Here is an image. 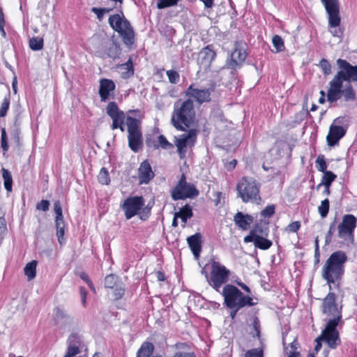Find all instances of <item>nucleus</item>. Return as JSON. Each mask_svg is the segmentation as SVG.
Returning <instances> with one entry per match:
<instances>
[{
    "label": "nucleus",
    "mask_w": 357,
    "mask_h": 357,
    "mask_svg": "<svg viewBox=\"0 0 357 357\" xmlns=\"http://www.w3.org/2000/svg\"><path fill=\"white\" fill-rule=\"evenodd\" d=\"M153 207V204L149 203L146 206H144L141 211H139V216L142 220H146L151 215V211Z\"/></svg>",
    "instance_id": "45"
},
{
    "label": "nucleus",
    "mask_w": 357,
    "mask_h": 357,
    "mask_svg": "<svg viewBox=\"0 0 357 357\" xmlns=\"http://www.w3.org/2000/svg\"><path fill=\"white\" fill-rule=\"evenodd\" d=\"M301 227V222L299 221H295L290 223L287 227V231L289 232H296Z\"/></svg>",
    "instance_id": "62"
},
{
    "label": "nucleus",
    "mask_w": 357,
    "mask_h": 357,
    "mask_svg": "<svg viewBox=\"0 0 357 357\" xmlns=\"http://www.w3.org/2000/svg\"><path fill=\"white\" fill-rule=\"evenodd\" d=\"M216 54L213 50L212 45H207L202 48L199 52L197 58V63L199 65L200 70L204 72L208 70Z\"/></svg>",
    "instance_id": "19"
},
{
    "label": "nucleus",
    "mask_w": 357,
    "mask_h": 357,
    "mask_svg": "<svg viewBox=\"0 0 357 357\" xmlns=\"http://www.w3.org/2000/svg\"><path fill=\"white\" fill-rule=\"evenodd\" d=\"M328 16V25L336 28L340 26L341 17L340 15V3L338 0H321Z\"/></svg>",
    "instance_id": "15"
},
{
    "label": "nucleus",
    "mask_w": 357,
    "mask_h": 357,
    "mask_svg": "<svg viewBox=\"0 0 357 357\" xmlns=\"http://www.w3.org/2000/svg\"><path fill=\"white\" fill-rule=\"evenodd\" d=\"M273 243L271 241L266 238L264 236H257L256 241L255 242V246L261 250H268L269 249Z\"/></svg>",
    "instance_id": "30"
},
{
    "label": "nucleus",
    "mask_w": 357,
    "mask_h": 357,
    "mask_svg": "<svg viewBox=\"0 0 357 357\" xmlns=\"http://www.w3.org/2000/svg\"><path fill=\"white\" fill-rule=\"evenodd\" d=\"M10 92H8V93L7 94L6 96H5L3 100L1 103V105L0 107V117H4L6 115L7 112L9 109V106H10Z\"/></svg>",
    "instance_id": "47"
},
{
    "label": "nucleus",
    "mask_w": 357,
    "mask_h": 357,
    "mask_svg": "<svg viewBox=\"0 0 357 357\" xmlns=\"http://www.w3.org/2000/svg\"><path fill=\"white\" fill-rule=\"evenodd\" d=\"M115 291H114V296L115 299L118 300L123 297L125 293V289L122 287L121 286H116L115 287Z\"/></svg>",
    "instance_id": "63"
},
{
    "label": "nucleus",
    "mask_w": 357,
    "mask_h": 357,
    "mask_svg": "<svg viewBox=\"0 0 357 357\" xmlns=\"http://www.w3.org/2000/svg\"><path fill=\"white\" fill-rule=\"evenodd\" d=\"M222 295L224 305L228 308L237 307V310H241L255 305L252 297L245 295L233 284H226L222 289Z\"/></svg>",
    "instance_id": "4"
},
{
    "label": "nucleus",
    "mask_w": 357,
    "mask_h": 357,
    "mask_svg": "<svg viewBox=\"0 0 357 357\" xmlns=\"http://www.w3.org/2000/svg\"><path fill=\"white\" fill-rule=\"evenodd\" d=\"M252 328L254 331L250 332L253 337H259L260 336V321L257 317H255L252 319Z\"/></svg>",
    "instance_id": "52"
},
{
    "label": "nucleus",
    "mask_w": 357,
    "mask_h": 357,
    "mask_svg": "<svg viewBox=\"0 0 357 357\" xmlns=\"http://www.w3.org/2000/svg\"><path fill=\"white\" fill-rule=\"evenodd\" d=\"M179 0H158L157 7L159 9L173 6L176 5Z\"/></svg>",
    "instance_id": "53"
},
{
    "label": "nucleus",
    "mask_w": 357,
    "mask_h": 357,
    "mask_svg": "<svg viewBox=\"0 0 357 357\" xmlns=\"http://www.w3.org/2000/svg\"><path fill=\"white\" fill-rule=\"evenodd\" d=\"M319 65L324 75H329L331 73V65L327 59H322L320 61Z\"/></svg>",
    "instance_id": "55"
},
{
    "label": "nucleus",
    "mask_w": 357,
    "mask_h": 357,
    "mask_svg": "<svg viewBox=\"0 0 357 357\" xmlns=\"http://www.w3.org/2000/svg\"><path fill=\"white\" fill-rule=\"evenodd\" d=\"M80 353L79 347L68 344L67 351L64 357H76L75 355Z\"/></svg>",
    "instance_id": "59"
},
{
    "label": "nucleus",
    "mask_w": 357,
    "mask_h": 357,
    "mask_svg": "<svg viewBox=\"0 0 357 357\" xmlns=\"http://www.w3.org/2000/svg\"><path fill=\"white\" fill-rule=\"evenodd\" d=\"M275 213V206L268 205L264 209H263L260 214L264 218H271Z\"/></svg>",
    "instance_id": "58"
},
{
    "label": "nucleus",
    "mask_w": 357,
    "mask_h": 357,
    "mask_svg": "<svg viewBox=\"0 0 357 357\" xmlns=\"http://www.w3.org/2000/svg\"><path fill=\"white\" fill-rule=\"evenodd\" d=\"M255 217L250 214H245L238 211L234 216L235 225L243 231L248 230L253 223Z\"/></svg>",
    "instance_id": "22"
},
{
    "label": "nucleus",
    "mask_w": 357,
    "mask_h": 357,
    "mask_svg": "<svg viewBox=\"0 0 357 357\" xmlns=\"http://www.w3.org/2000/svg\"><path fill=\"white\" fill-rule=\"evenodd\" d=\"M251 231L255 236H267L269 229L268 227H264L261 223H256Z\"/></svg>",
    "instance_id": "38"
},
{
    "label": "nucleus",
    "mask_w": 357,
    "mask_h": 357,
    "mask_svg": "<svg viewBox=\"0 0 357 357\" xmlns=\"http://www.w3.org/2000/svg\"><path fill=\"white\" fill-rule=\"evenodd\" d=\"M199 192L192 183L186 181V177L182 174L178 183L172 189L171 195L174 200L194 198L199 195Z\"/></svg>",
    "instance_id": "10"
},
{
    "label": "nucleus",
    "mask_w": 357,
    "mask_h": 357,
    "mask_svg": "<svg viewBox=\"0 0 357 357\" xmlns=\"http://www.w3.org/2000/svg\"><path fill=\"white\" fill-rule=\"evenodd\" d=\"M119 277L114 274H109L105 278L104 285L105 288L113 289L118 285Z\"/></svg>",
    "instance_id": "35"
},
{
    "label": "nucleus",
    "mask_w": 357,
    "mask_h": 357,
    "mask_svg": "<svg viewBox=\"0 0 357 357\" xmlns=\"http://www.w3.org/2000/svg\"><path fill=\"white\" fill-rule=\"evenodd\" d=\"M1 146L3 151V154H5L9 148L6 129L4 128H1Z\"/></svg>",
    "instance_id": "51"
},
{
    "label": "nucleus",
    "mask_w": 357,
    "mask_h": 357,
    "mask_svg": "<svg viewBox=\"0 0 357 357\" xmlns=\"http://www.w3.org/2000/svg\"><path fill=\"white\" fill-rule=\"evenodd\" d=\"M107 114L112 119V123L111 125L112 130H115L120 126L119 124H124L126 118L125 113L121 110L116 102H109L106 107Z\"/></svg>",
    "instance_id": "17"
},
{
    "label": "nucleus",
    "mask_w": 357,
    "mask_h": 357,
    "mask_svg": "<svg viewBox=\"0 0 357 357\" xmlns=\"http://www.w3.org/2000/svg\"><path fill=\"white\" fill-rule=\"evenodd\" d=\"M2 176L4 181V187L5 189L8 192H10L12 190V184H13V178L10 172L3 168L2 169Z\"/></svg>",
    "instance_id": "34"
},
{
    "label": "nucleus",
    "mask_w": 357,
    "mask_h": 357,
    "mask_svg": "<svg viewBox=\"0 0 357 357\" xmlns=\"http://www.w3.org/2000/svg\"><path fill=\"white\" fill-rule=\"evenodd\" d=\"M53 321L56 328L61 331H70L77 326L74 317L60 306L56 307L53 310Z\"/></svg>",
    "instance_id": "11"
},
{
    "label": "nucleus",
    "mask_w": 357,
    "mask_h": 357,
    "mask_svg": "<svg viewBox=\"0 0 357 357\" xmlns=\"http://www.w3.org/2000/svg\"><path fill=\"white\" fill-rule=\"evenodd\" d=\"M248 54L243 47L236 46L231 52L230 59L227 60L225 68L232 70L231 73L234 74V71L241 68Z\"/></svg>",
    "instance_id": "16"
},
{
    "label": "nucleus",
    "mask_w": 357,
    "mask_h": 357,
    "mask_svg": "<svg viewBox=\"0 0 357 357\" xmlns=\"http://www.w3.org/2000/svg\"><path fill=\"white\" fill-rule=\"evenodd\" d=\"M153 207V204L149 203L146 206H144L141 211H139V216L142 220H146L151 215V211Z\"/></svg>",
    "instance_id": "46"
},
{
    "label": "nucleus",
    "mask_w": 357,
    "mask_h": 357,
    "mask_svg": "<svg viewBox=\"0 0 357 357\" xmlns=\"http://www.w3.org/2000/svg\"><path fill=\"white\" fill-rule=\"evenodd\" d=\"M77 275L83 281H84L88 284L91 291H93V292L96 291L95 287L86 273L79 272L77 273Z\"/></svg>",
    "instance_id": "56"
},
{
    "label": "nucleus",
    "mask_w": 357,
    "mask_h": 357,
    "mask_svg": "<svg viewBox=\"0 0 357 357\" xmlns=\"http://www.w3.org/2000/svg\"><path fill=\"white\" fill-rule=\"evenodd\" d=\"M144 206V199L142 196H134L128 197L121 206L124 211L125 217L130 220L139 213V211Z\"/></svg>",
    "instance_id": "12"
},
{
    "label": "nucleus",
    "mask_w": 357,
    "mask_h": 357,
    "mask_svg": "<svg viewBox=\"0 0 357 357\" xmlns=\"http://www.w3.org/2000/svg\"><path fill=\"white\" fill-rule=\"evenodd\" d=\"M116 85L113 80L102 78L100 80L98 93L102 102H105L109 97L110 92L115 90Z\"/></svg>",
    "instance_id": "23"
},
{
    "label": "nucleus",
    "mask_w": 357,
    "mask_h": 357,
    "mask_svg": "<svg viewBox=\"0 0 357 357\" xmlns=\"http://www.w3.org/2000/svg\"><path fill=\"white\" fill-rule=\"evenodd\" d=\"M192 216V209L189 204H185L181 208L179 212L176 213V217H179L184 223Z\"/></svg>",
    "instance_id": "29"
},
{
    "label": "nucleus",
    "mask_w": 357,
    "mask_h": 357,
    "mask_svg": "<svg viewBox=\"0 0 357 357\" xmlns=\"http://www.w3.org/2000/svg\"><path fill=\"white\" fill-rule=\"evenodd\" d=\"M211 271L208 283L214 289L219 291L221 286L228 282L230 271L214 259H211Z\"/></svg>",
    "instance_id": "9"
},
{
    "label": "nucleus",
    "mask_w": 357,
    "mask_h": 357,
    "mask_svg": "<svg viewBox=\"0 0 357 357\" xmlns=\"http://www.w3.org/2000/svg\"><path fill=\"white\" fill-rule=\"evenodd\" d=\"M99 183L103 185H108L110 182L109 172L105 167H102L98 176Z\"/></svg>",
    "instance_id": "42"
},
{
    "label": "nucleus",
    "mask_w": 357,
    "mask_h": 357,
    "mask_svg": "<svg viewBox=\"0 0 357 357\" xmlns=\"http://www.w3.org/2000/svg\"><path fill=\"white\" fill-rule=\"evenodd\" d=\"M121 53V49L119 44L114 40H112V43L108 47H107L105 50V54L107 56V57L113 59L119 58Z\"/></svg>",
    "instance_id": "26"
},
{
    "label": "nucleus",
    "mask_w": 357,
    "mask_h": 357,
    "mask_svg": "<svg viewBox=\"0 0 357 357\" xmlns=\"http://www.w3.org/2000/svg\"><path fill=\"white\" fill-rule=\"evenodd\" d=\"M323 174L324 175L321 178V185H331L332 183L337 178V175L331 171H328Z\"/></svg>",
    "instance_id": "36"
},
{
    "label": "nucleus",
    "mask_w": 357,
    "mask_h": 357,
    "mask_svg": "<svg viewBox=\"0 0 357 357\" xmlns=\"http://www.w3.org/2000/svg\"><path fill=\"white\" fill-rule=\"evenodd\" d=\"M108 22L114 31H116L121 37L123 43L127 46H131L135 43V31L130 22L122 15H112Z\"/></svg>",
    "instance_id": "5"
},
{
    "label": "nucleus",
    "mask_w": 357,
    "mask_h": 357,
    "mask_svg": "<svg viewBox=\"0 0 357 357\" xmlns=\"http://www.w3.org/2000/svg\"><path fill=\"white\" fill-rule=\"evenodd\" d=\"M342 121V119L338 117L334 120L333 123L330 126L329 132L326 137L328 146H335L345 135L347 130L341 126L335 124L336 123H340Z\"/></svg>",
    "instance_id": "20"
},
{
    "label": "nucleus",
    "mask_w": 357,
    "mask_h": 357,
    "mask_svg": "<svg viewBox=\"0 0 357 357\" xmlns=\"http://www.w3.org/2000/svg\"><path fill=\"white\" fill-rule=\"evenodd\" d=\"M7 227L6 221L4 218H0V242L3 238V236L6 234Z\"/></svg>",
    "instance_id": "61"
},
{
    "label": "nucleus",
    "mask_w": 357,
    "mask_h": 357,
    "mask_svg": "<svg viewBox=\"0 0 357 357\" xmlns=\"http://www.w3.org/2000/svg\"><path fill=\"white\" fill-rule=\"evenodd\" d=\"M260 188V183L251 177H243L236 187L239 196L245 203H259L261 201Z\"/></svg>",
    "instance_id": "6"
},
{
    "label": "nucleus",
    "mask_w": 357,
    "mask_h": 357,
    "mask_svg": "<svg viewBox=\"0 0 357 357\" xmlns=\"http://www.w3.org/2000/svg\"><path fill=\"white\" fill-rule=\"evenodd\" d=\"M126 126L128 146L134 153H137L143 147L141 122L137 119L129 116L126 118Z\"/></svg>",
    "instance_id": "7"
},
{
    "label": "nucleus",
    "mask_w": 357,
    "mask_h": 357,
    "mask_svg": "<svg viewBox=\"0 0 357 357\" xmlns=\"http://www.w3.org/2000/svg\"><path fill=\"white\" fill-rule=\"evenodd\" d=\"M357 226V218L352 214H346L337 226V237L349 245L354 243V230Z\"/></svg>",
    "instance_id": "8"
},
{
    "label": "nucleus",
    "mask_w": 357,
    "mask_h": 357,
    "mask_svg": "<svg viewBox=\"0 0 357 357\" xmlns=\"http://www.w3.org/2000/svg\"><path fill=\"white\" fill-rule=\"evenodd\" d=\"M153 207V204L149 203L146 206H144L141 211H139V216L142 220H146L151 215V211Z\"/></svg>",
    "instance_id": "44"
},
{
    "label": "nucleus",
    "mask_w": 357,
    "mask_h": 357,
    "mask_svg": "<svg viewBox=\"0 0 357 357\" xmlns=\"http://www.w3.org/2000/svg\"><path fill=\"white\" fill-rule=\"evenodd\" d=\"M343 81H344V80L343 79H342V76L339 75V73L337 72V75L330 82V83H329L330 88L328 90L342 91Z\"/></svg>",
    "instance_id": "32"
},
{
    "label": "nucleus",
    "mask_w": 357,
    "mask_h": 357,
    "mask_svg": "<svg viewBox=\"0 0 357 357\" xmlns=\"http://www.w3.org/2000/svg\"><path fill=\"white\" fill-rule=\"evenodd\" d=\"M337 64L340 69L338 71L342 79L347 82H357V65L352 66L346 60L338 59Z\"/></svg>",
    "instance_id": "18"
},
{
    "label": "nucleus",
    "mask_w": 357,
    "mask_h": 357,
    "mask_svg": "<svg viewBox=\"0 0 357 357\" xmlns=\"http://www.w3.org/2000/svg\"><path fill=\"white\" fill-rule=\"evenodd\" d=\"M197 131L195 129H190L188 133L182 134L178 137H175L174 143L177 147L181 159L185 157L187 146H192L196 141Z\"/></svg>",
    "instance_id": "13"
},
{
    "label": "nucleus",
    "mask_w": 357,
    "mask_h": 357,
    "mask_svg": "<svg viewBox=\"0 0 357 357\" xmlns=\"http://www.w3.org/2000/svg\"><path fill=\"white\" fill-rule=\"evenodd\" d=\"M56 214L55 216V227L56 229V236L59 243L61 245L63 243V236L65 234V221L63 219L62 208L54 209Z\"/></svg>",
    "instance_id": "24"
},
{
    "label": "nucleus",
    "mask_w": 357,
    "mask_h": 357,
    "mask_svg": "<svg viewBox=\"0 0 357 357\" xmlns=\"http://www.w3.org/2000/svg\"><path fill=\"white\" fill-rule=\"evenodd\" d=\"M202 234L196 233L187 238L188 245L196 259H198L202 252Z\"/></svg>",
    "instance_id": "25"
},
{
    "label": "nucleus",
    "mask_w": 357,
    "mask_h": 357,
    "mask_svg": "<svg viewBox=\"0 0 357 357\" xmlns=\"http://www.w3.org/2000/svg\"><path fill=\"white\" fill-rule=\"evenodd\" d=\"M29 47L33 51H38L43 47V39L39 37H33L29 40Z\"/></svg>",
    "instance_id": "39"
},
{
    "label": "nucleus",
    "mask_w": 357,
    "mask_h": 357,
    "mask_svg": "<svg viewBox=\"0 0 357 357\" xmlns=\"http://www.w3.org/2000/svg\"><path fill=\"white\" fill-rule=\"evenodd\" d=\"M342 96L344 97L345 101H354L356 99V93L351 84H349L346 88L342 90Z\"/></svg>",
    "instance_id": "33"
},
{
    "label": "nucleus",
    "mask_w": 357,
    "mask_h": 357,
    "mask_svg": "<svg viewBox=\"0 0 357 357\" xmlns=\"http://www.w3.org/2000/svg\"><path fill=\"white\" fill-rule=\"evenodd\" d=\"M195 119V110L192 99L188 98L183 101L179 100L174 102L171 123L176 130L185 131L190 128Z\"/></svg>",
    "instance_id": "3"
},
{
    "label": "nucleus",
    "mask_w": 357,
    "mask_h": 357,
    "mask_svg": "<svg viewBox=\"0 0 357 357\" xmlns=\"http://www.w3.org/2000/svg\"><path fill=\"white\" fill-rule=\"evenodd\" d=\"M215 87V84H212L208 89H198L195 84H192L187 89L185 94L201 105L211 101V95L214 91Z\"/></svg>",
    "instance_id": "14"
},
{
    "label": "nucleus",
    "mask_w": 357,
    "mask_h": 357,
    "mask_svg": "<svg viewBox=\"0 0 357 357\" xmlns=\"http://www.w3.org/2000/svg\"><path fill=\"white\" fill-rule=\"evenodd\" d=\"M348 260L347 254L342 250L333 252L323 266L321 276L326 281L329 290L339 289L344 274V266Z\"/></svg>",
    "instance_id": "2"
},
{
    "label": "nucleus",
    "mask_w": 357,
    "mask_h": 357,
    "mask_svg": "<svg viewBox=\"0 0 357 357\" xmlns=\"http://www.w3.org/2000/svg\"><path fill=\"white\" fill-rule=\"evenodd\" d=\"M342 94V91L328 90V92H327L328 101L331 103L335 102L341 98Z\"/></svg>",
    "instance_id": "49"
},
{
    "label": "nucleus",
    "mask_w": 357,
    "mask_h": 357,
    "mask_svg": "<svg viewBox=\"0 0 357 357\" xmlns=\"http://www.w3.org/2000/svg\"><path fill=\"white\" fill-rule=\"evenodd\" d=\"M315 165H316V167H317V169L319 171V172H328L327 170V164H326V162L325 160V158H324V156L323 155H319L316 160H315Z\"/></svg>",
    "instance_id": "41"
},
{
    "label": "nucleus",
    "mask_w": 357,
    "mask_h": 357,
    "mask_svg": "<svg viewBox=\"0 0 357 357\" xmlns=\"http://www.w3.org/2000/svg\"><path fill=\"white\" fill-rule=\"evenodd\" d=\"M67 343L68 345L80 347L82 340L81 336L77 333H73L68 337Z\"/></svg>",
    "instance_id": "40"
},
{
    "label": "nucleus",
    "mask_w": 357,
    "mask_h": 357,
    "mask_svg": "<svg viewBox=\"0 0 357 357\" xmlns=\"http://www.w3.org/2000/svg\"><path fill=\"white\" fill-rule=\"evenodd\" d=\"M272 43L273 44V46L275 47L277 52H280L284 50V41L280 36L275 35L273 37Z\"/></svg>",
    "instance_id": "50"
},
{
    "label": "nucleus",
    "mask_w": 357,
    "mask_h": 357,
    "mask_svg": "<svg viewBox=\"0 0 357 357\" xmlns=\"http://www.w3.org/2000/svg\"><path fill=\"white\" fill-rule=\"evenodd\" d=\"M119 68L123 70L121 73V77L123 79L130 78L134 75V68L131 57H130L128 61L121 64Z\"/></svg>",
    "instance_id": "28"
},
{
    "label": "nucleus",
    "mask_w": 357,
    "mask_h": 357,
    "mask_svg": "<svg viewBox=\"0 0 357 357\" xmlns=\"http://www.w3.org/2000/svg\"><path fill=\"white\" fill-rule=\"evenodd\" d=\"M158 144L153 145L155 149H158L159 147H161L163 149L169 150L174 147V145L172 143L169 142L166 137L162 135L158 136Z\"/></svg>",
    "instance_id": "37"
},
{
    "label": "nucleus",
    "mask_w": 357,
    "mask_h": 357,
    "mask_svg": "<svg viewBox=\"0 0 357 357\" xmlns=\"http://www.w3.org/2000/svg\"><path fill=\"white\" fill-rule=\"evenodd\" d=\"M245 357H264L263 350L259 348L248 350L245 353Z\"/></svg>",
    "instance_id": "57"
},
{
    "label": "nucleus",
    "mask_w": 357,
    "mask_h": 357,
    "mask_svg": "<svg viewBox=\"0 0 357 357\" xmlns=\"http://www.w3.org/2000/svg\"><path fill=\"white\" fill-rule=\"evenodd\" d=\"M342 307V306L338 307L336 303V295L330 290L327 296L323 299L321 310L323 314L331 317V318L328 319L326 327L322 331L321 337L326 339L328 347L333 349H336L341 344L337 326L339 324H343Z\"/></svg>",
    "instance_id": "1"
},
{
    "label": "nucleus",
    "mask_w": 357,
    "mask_h": 357,
    "mask_svg": "<svg viewBox=\"0 0 357 357\" xmlns=\"http://www.w3.org/2000/svg\"><path fill=\"white\" fill-rule=\"evenodd\" d=\"M174 357H196L193 352H176Z\"/></svg>",
    "instance_id": "64"
},
{
    "label": "nucleus",
    "mask_w": 357,
    "mask_h": 357,
    "mask_svg": "<svg viewBox=\"0 0 357 357\" xmlns=\"http://www.w3.org/2000/svg\"><path fill=\"white\" fill-rule=\"evenodd\" d=\"M37 261L35 260L31 261L28 263L24 268V274L27 276L28 280H31L36 277V268Z\"/></svg>",
    "instance_id": "31"
},
{
    "label": "nucleus",
    "mask_w": 357,
    "mask_h": 357,
    "mask_svg": "<svg viewBox=\"0 0 357 357\" xmlns=\"http://www.w3.org/2000/svg\"><path fill=\"white\" fill-rule=\"evenodd\" d=\"M337 218L331 223L329 229L326 235L325 244L329 245L332 241V236L336 228Z\"/></svg>",
    "instance_id": "48"
},
{
    "label": "nucleus",
    "mask_w": 357,
    "mask_h": 357,
    "mask_svg": "<svg viewBox=\"0 0 357 357\" xmlns=\"http://www.w3.org/2000/svg\"><path fill=\"white\" fill-rule=\"evenodd\" d=\"M154 347L151 342H144L137 351V357H151ZM152 357H162L161 356Z\"/></svg>",
    "instance_id": "27"
},
{
    "label": "nucleus",
    "mask_w": 357,
    "mask_h": 357,
    "mask_svg": "<svg viewBox=\"0 0 357 357\" xmlns=\"http://www.w3.org/2000/svg\"><path fill=\"white\" fill-rule=\"evenodd\" d=\"M167 75L170 83L176 84L178 82L180 76L177 71L174 70H167Z\"/></svg>",
    "instance_id": "54"
},
{
    "label": "nucleus",
    "mask_w": 357,
    "mask_h": 357,
    "mask_svg": "<svg viewBox=\"0 0 357 357\" xmlns=\"http://www.w3.org/2000/svg\"><path fill=\"white\" fill-rule=\"evenodd\" d=\"M50 203L48 200L43 199L36 204V208L38 211L46 212L49 210Z\"/></svg>",
    "instance_id": "60"
},
{
    "label": "nucleus",
    "mask_w": 357,
    "mask_h": 357,
    "mask_svg": "<svg viewBox=\"0 0 357 357\" xmlns=\"http://www.w3.org/2000/svg\"><path fill=\"white\" fill-rule=\"evenodd\" d=\"M155 176L151 166L147 160H144L138 169V178L140 184H147Z\"/></svg>",
    "instance_id": "21"
},
{
    "label": "nucleus",
    "mask_w": 357,
    "mask_h": 357,
    "mask_svg": "<svg viewBox=\"0 0 357 357\" xmlns=\"http://www.w3.org/2000/svg\"><path fill=\"white\" fill-rule=\"evenodd\" d=\"M330 202L328 199H325L318 207V211L322 218H326L329 211Z\"/></svg>",
    "instance_id": "43"
}]
</instances>
